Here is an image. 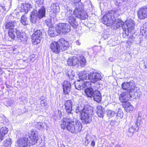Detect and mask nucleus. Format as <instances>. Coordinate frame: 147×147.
<instances>
[{
    "mask_svg": "<svg viewBox=\"0 0 147 147\" xmlns=\"http://www.w3.org/2000/svg\"><path fill=\"white\" fill-rule=\"evenodd\" d=\"M69 45L67 41L65 40L63 38H61L57 42H53L50 45V47L53 53L58 54L60 52L66 50Z\"/></svg>",
    "mask_w": 147,
    "mask_h": 147,
    "instance_id": "1",
    "label": "nucleus"
},
{
    "mask_svg": "<svg viewBox=\"0 0 147 147\" xmlns=\"http://www.w3.org/2000/svg\"><path fill=\"white\" fill-rule=\"evenodd\" d=\"M69 2H72L76 8L74 13L75 17L80 19L85 20L87 18L86 13L83 11V7L80 2L81 0H69Z\"/></svg>",
    "mask_w": 147,
    "mask_h": 147,
    "instance_id": "2",
    "label": "nucleus"
},
{
    "mask_svg": "<svg viewBox=\"0 0 147 147\" xmlns=\"http://www.w3.org/2000/svg\"><path fill=\"white\" fill-rule=\"evenodd\" d=\"M74 117L71 119L68 117H65L63 119V123L61 125V127L62 129H64L66 128L69 132L72 133H75L76 123L77 121H75Z\"/></svg>",
    "mask_w": 147,
    "mask_h": 147,
    "instance_id": "3",
    "label": "nucleus"
},
{
    "mask_svg": "<svg viewBox=\"0 0 147 147\" xmlns=\"http://www.w3.org/2000/svg\"><path fill=\"white\" fill-rule=\"evenodd\" d=\"M93 113L92 108L87 106L85 107L83 113L81 114L80 119L84 124L89 123L92 121Z\"/></svg>",
    "mask_w": 147,
    "mask_h": 147,
    "instance_id": "4",
    "label": "nucleus"
},
{
    "mask_svg": "<svg viewBox=\"0 0 147 147\" xmlns=\"http://www.w3.org/2000/svg\"><path fill=\"white\" fill-rule=\"evenodd\" d=\"M45 7H42L37 12L36 10L32 11L30 15V21L33 23H35L36 21L45 16Z\"/></svg>",
    "mask_w": 147,
    "mask_h": 147,
    "instance_id": "5",
    "label": "nucleus"
},
{
    "mask_svg": "<svg viewBox=\"0 0 147 147\" xmlns=\"http://www.w3.org/2000/svg\"><path fill=\"white\" fill-rule=\"evenodd\" d=\"M122 87L124 90L127 91L129 94L131 95L136 94V96H138L137 90L135 89V84L133 81L124 83L122 85Z\"/></svg>",
    "mask_w": 147,
    "mask_h": 147,
    "instance_id": "6",
    "label": "nucleus"
},
{
    "mask_svg": "<svg viewBox=\"0 0 147 147\" xmlns=\"http://www.w3.org/2000/svg\"><path fill=\"white\" fill-rule=\"evenodd\" d=\"M70 26L66 23H60L57 26L56 31L59 34H65L69 32L70 30Z\"/></svg>",
    "mask_w": 147,
    "mask_h": 147,
    "instance_id": "7",
    "label": "nucleus"
},
{
    "mask_svg": "<svg viewBox=\"0 0 147 147\" xmlns=\"http://www.w3.org/2000/svg\"><path fill=\"white\" fill-rule=\"evenodd\" d=\"M73 102L71 100L65 101L64 103L65 108L67 113V116L65 117H68L71 119L73 116V113L71 112L72 110Z\"/></svg>",
    "mask_w": 147,
    "mask_h": 147,
    "instance_id": "8",
    "label": "nucleus"
},
{
    "mask_svg": "<svg viewBox=\"0 0 147 147\" xmlns=\"http://www.w3.org/2000/svg\"><path fill=\"white\" fill-rule=\"evenodd\" d=\"M30 142L28 138H21L18 140L16 145L19 147H29L28 146L34 145L32 144Z\"/></svg>",
    "mask_w": 147,
    "mask_h": 147,
    "instance_id": "9",
    "label": "nucleus"
},
{
    "mask_svg": "<svg viewBox=\"0 0 147 147\" xmlns=\"http://www.w3.org/2000/svg\"><path fill=\"white\" fill-rule=\"evenodd\" d=\"M131 94H129L127 92H122L120 95L119 99L122 102H125L129 100L130 98H132L133 99H136L137 97L136 96V94L131 95Z\"/></svg>",
    "mask_w": 147,
    "mask_h": 147,
    "instance_id": "10",
    "label": "nucleus"
},
{
    "mask_svg": "<svg viewBox=\"0 0 147 147\" xmlns=\"http://www.w3.org/2000/svg\"><path fill=\"white\" fill-rule=\"evenodd\" d=\"M89 80L93 83H95L102 78L101 75L99 73L95 71H92L90 73Z\"/></svg>",
    "mask_w": 147,
    "mask_h": 147,
    "instance_id": "11",
    "label": "nucleus"
},
{
    "mask_svg": "<svg viewBox=\"0 0 147 147\" xmlns=\"http://www.w3.org/2000/svg\"><path fill=\"white\" fill-rule=\"evenodd\" d=\"M42 36V33L40 30L35 31L32 36V41L34 44H37L40 42Z\"/></svg>",
    "mask_w": 147,
    "mask_h": 147,
    "instance_id": "12",
    "label": "nucleus"
},
{
    "mask_svg": "<svg viewBox=\"0 0 147 147\" xmlns=\"http://www.w3.org/2000/svg\"><path fill=\"white\" fill-rule=\"evenodd\" d=\"M69 11H68L67 12V13L69 12V14H66L67 17V20L72 27L74 28H76L78 25V23L76 21V19L74 17L73 15L70 14L71 11L69 9Z\"/></svg>",
    "mask_w": 147,
    "mask_h": 147,
    "instance_id": "13",
    "label": "nucleus"
},
{
    "mask_svg": "<svg viewBox=\"0 0 147 147\" xmlns=\"http://www.w3.org/2000/svg\"><path fill=\"white\" fill-rule=\"evenodd\" d=\"M138 15L140 19H144L147 18V7L144 6L140 8L138 12Z\"/></svg>",
    "mask_w": 147,
    "mask_h": 147,
    "instance_id": "14",
    "label": "nucleus"
},
{
    "mask_svg": "<svg viewBox=\"0 0 147 147\" xmlns=\"http://www.w3.org/2000/svg\"><path fill=\"white\" fill-rule=\"evenodd\" d=\"M17 22L15 20H10L5 22L3 26V28L10 30L14 29V27L17 25Z\"/></svg>",
    "mask_w": 147,
    "mask_h": 147,
    "instance_id": "15",
    "label": "nucleus"
},
{
    "mask_svg": "<svg viewBox=\"0 0 147 147\" xmlns=\"http://www.w3.org/2000/svg\"><path fill=\"white\" fill-rule=\"evenodd\" d=\"M140 120L138 119L135 123L129 127L128 132L131 134V135H132L134 132L138 131L140 127Z\"/></svg>",
    "mask_w": 147,
    "mask_h": 147,
    "instance_id": "16",
    "label": "nucleus"
},
{
    "mask_svg": "<svg viewBox=\"0 0 147 147\" xmlns=\"http://www.w3.org/2000/svg\"><path fill=\"white\" fill-rule=\"evenodd\" d=\"M113 24L111 25V28L113 27V29H116L122 26L123 28L124 26H125V24L123 22L119 19H115V20H112Z\"/></svg>",
    "mask_w": 147,
    "mask_h": 147,
    "instance_id": "17",
    "label": "nucleus"
},
{
    "mask_svg": "<svg viewBox=\"0 0 147 147\" xmlns=\"http://www.w3.org/2000/svg\"><path fill=\"white\" fill-rule=\"evenodd\" d=\"M71 85L68 81H64L63 85V91L65 94H68L71 90Z\"/></svg>",
    "mask_w": 147,
    "mask_h": 147,
    "instance_id": "18",
    "label": "nucleus"
},
{
    "mask_svg": "<svg viewBox=\"0 0 147 147\" xmlns=\"http://www.w3.org/2000/svg\"><path fill=\"white\" fill-rule=\"evenodd\" d=\"M26 138H28V139L30 140V143L34 145L37 142V138L34 131H32L31 134H29Z\"/></svg>",
    "mask_w": 147,
    "mask_h": 147,
    "instance_id": "19",
    "label": "nucleus"
},
{
    "mask_svg": "<svg viewBox=\"0 0 147 147\" xmlns=\"http://www.w3.org/2000/svg\"><path fill=\"white\" fill-rule=\"evenodd\" d=\"M79 78L81 80H87L88 79L89 80L90 74L87 73L86 71H80L78 74Z\"/></svg>",
    "mask_w": 147,
    "mask_h": 147,
    "instance_id": "20",
    "label": "nucleus"
},
{
    "mask_svg": "<svg viewBox=\"0 0 147 147\" xmlns=\"http://www.w3.org/2000/svg\"><path fill=\"white\" fill-rule=\"evenodd\" d=\"M110 14L109 11L108 13L104 16L102 19V23L107 26H110V21L109 20V19L110 18Z\"/></svg>",
    "mask_w": 147,
    "mask_h": 147,
    "instance_id": "21",
    "label": "nucleus"
},
{
    "mask_svg": "<svg viewBox=\"0 0 147 147\" xmlns=\"http://www.w3.org/2000/svg\"><path fill=\"white\" fill-rule=\"evenodd\" d=\"M8 129L5 127H2L0 130V142L3 140L7 136L6 135L8 132Z\"/></svg>",
    "mask_w": 147,
    "mask_h": 147,
    "instance_id": "22",
    "label": "nucleus"
},
{
    "mask_svg": "<svg viewBox=\"0 0 147 147\" xmlns=\"http://www.w3.org/2000/svg\"><path fill=\"white\" fill-rule=\"evenodd\" d=\"M94 101L98 102H100L102 99L101 95L99 91L96 90L94 92L92 96Z\"/></svg>",
    "mask_w": 147,
    "mask_h": 147,
    "instance_id": "23",
    "label": "nucleus"
},
{
    "mask_svg": "<svg viewBox=\"0 0 147 147\" xmlns=\"http://www.w3.org/2000/svg\"><path fill=\"white\" fill-rule=\"evenodd\" d=\"M124 24L126 25L127 27L126 28L128 30H129V29H133L135 26L134 21L131 20H127L125 22Z\"/></svg>",
    "mask_w": 147,
    "mask_h": 147,
    "instance_id": "24",
    "label": "nucleus"
},
{
    "mask_svg": "<svg viewBox=\"0 0 147 147\" xmlns=\"http://www.w3.org/2000/svg\"><path fill=\"white\" fill-rule=\"evenodd\" d=\"M104 108L101 106L98 105L97 108V114L100 117H102L104 115Z\"/></svg>",
    "mask_w": 147,
    "mask_h": 147,
    "instance_id": "25",
    "label": "nucleus"
},
{
    "mask_svg": "<svg viewBox=\"0 0 147 147\" xmlns=\"http://www.w3.org/2000/svg\"><path fill=\"white\" fill-rule=\"evenodd\" d=\"M147 23L144 24L143 27L140 28V32L141 34L144 36L147 39Z\"/></svg>",
    "mask_w": 147,
    "mask_h": 147,
    "instance_id": "26",
    "label": "nucleus"
},
{
    "mask_svg": "<svg viewBox=\"0 0 147 147\" xmlns=\"http://www.w3.org/2000/svg\"><path fill=\"white\" fill-rule=\"evenodd\" d=\"M123 107H125V109L127 112H130L132 111L134 107L129 102H126L123 105Z\"/></svg>",
    "mask_w": 147,
    "mask_h": 147,
    "instance_id": "27",
    "label": "nucleus"
},
{
    "mask_svg": "<svg viewBox=\"0 0 147 147\" xmlns=\"http://www.w3.org/2000/svg\"><path fill=\"white\" fill-rule=\"evenodd\" d=\"M84 80H78L75 83V87L76 89L78 90L83 89Z\"/></svg>",
    "mask_w": 147,
    "mask_h": 147,
    "instance_id": "28",
    "label": "nucleus"
},
{
    "mask_svg": "<svg viewBox=\"0 0 147 147\" xmlns=\"http://www.w3.org/2000/svg\"><path fill=\"white\" fill-rule=\"evenodd\" d=\"M51 9L55 13L59 11V7L58 3H53L51 7Z\"/></svg>",
    "mask_w": 147,
    "mask_h": 147,
    "instance_id": "29",
    "label": "nucleus"
},
{
    "mask_svg": "<svg viewBox=\"0 0 147 147\" xmlns=\"http://www.w3.org/2000/svg\"><path fill=\"white\" fill-rule=\"evenodd\" d=\"M78 59H79L81 66L82 67L84 66L86 64V60L82 55L78 56Z\"/></svg>",
    "mask_w": 147,
    "mask_h": 147,
    "instance_id": "30",
    "label": "nucleus"
},
{
    "mask_svg": "<svg viewBox=\"0 0 147 147\" xmlns=\"http://www.w3.org/2000/svg\"><path fill=\"white\" fill-rule=\"evenodd\" d=\"M85 92L88 97H91L93 96L94 92L92 88H88L85 90Z\"/></svg>",
    "mask_w": 147,
    "mask_h": 147,
    "instance_id": "31",
    "label": "nucleus"
},
{
    "mask_svg": "<svg viewBox=\"0 0 147 147\" xmlns=\"http://www.w3.org/2000/svg\"><path fill=\"white\" fill-rule=\"evenodd\" d=\"M113 112L114 113L113 115H115V117L117 116L120 117H123V112L120 109H119L118 111L116 110L115 111H112L111 112V115Z\"/></svg>",
    "mask_w": 147,
    "mask_h": 147,
    "instance_id": "32",
    "label": "nucleus"
},
{
    "mask_svg": "<svg viewBox=\"0 0 147 147\" xmlns=\"http://www.w3.org/2000/svg\"><path fill=\"white\" fill-rule=\"evenodd\" d=\"M82 124L79 122L77 121V123H76V130L75 133H77L80 131L82 130Z\"/></svg>",
    "mask_w": 147,
    "mask_h": 147,
    "instance_id": "33",
    "label": "nucleus"
},
{
    "mask_svg": "<svg viewBox=\"0 0 147 147\" xmlns=\"http://www.w3.org/2000/svg\"><path fill=\"white\" fill-rule=\"evenodd\" d=\"M11 3L9 4V6L8 7L5 6L4 5H0V11L1 13H3L5 11H8L9 9L11 7Z\"/></svg>",
    "mask_w": 147,
    "mask_h": 147,
    "instance_id": "34",
    "label": "nucleus"
},
{
    "mask_svg": "<svg viewBox=\"0 0 147 147\" xmlns=\"http://www.w3.org/2000/svg\"><path fill=\"white\" fill-rule=\"evenodd\" d=\"M45 123L38 122L36 124V127L39 129L42 130L45 127Z\"/></svg>",
    "mask_w": 147,
    "mask_h": 147,
    "instance_id": "35",
    "label": "nucleus"
},
{
    "mask_svg": "<svg viewBox=\"0 0 147 147\" xmlns=\"http://www.w3.org/2000/svg\"><path fill=\"white\" fill-rule=\"evenodd\" d=\"M113 12L114 14L113 17H118L120 15V14L121 13V11L119 8H117L115 10L114 9L113 11H111V14Z\"/></svg>",
    "mask_w": 147,
    "mask_h": 147,
    "instance_id": "36",
    "label": "nucleus"
},
{
    "mask_svg": "<svg viewBox=\"0 0 147 147\" xmlns=\"http://www.w3.org/2000/svg\"><path fill=\"white\" fill-rule=\"evenodd\" d=\"M85 109V107H82L81 105L78 106L77 108L76 109V113H80V116L81 114H82L83 111V110Z\"/></svg>",
    "mask_w": 147,
    "mask_h": 147,
    "instance_id": "37",
    "label": "nucleus"
},
{
    "mask_svg": "<svg viewBox=\"0 0 147 147\" xmlns=\"http://www.w3.org/2000/svg\"><path fill=\"white\" fill-rule=\"evenodd\" d=\"M57 32L56 30H53L51 29H49L48 31L49 34L51 37H54L57 35Z\"/></svg>",
    "mask_w": 147,
    "mask_h": 147,
    "instance_id": "38",
    "label": "nucleus"
},
{
    "mask_svg": "<svg viewBox=\"0 0 147 147\" xmlns=\"http://www.w3.org/2000/svg\"><path fill=\"white\" fill-rule=\"evenodd\" d=\"M66 75L68 76L69 78H70L71 80H73L75 75L74 72V71L71 70L68 71L66 73Z\"/></svg>",
    "mask_w": 147,
    "mask_h": 147,
    "instance_id": "39",
    "label": "nucleus"
},
{
    "mask_svg": "<svg viewBox=\"0 0 147 147\" xmlns=\"http://www.w3.org/2000/svg\"><path fill=\"white\" fill-rule=\"evenodd\" d=\"M11 144V140L10 138L6 139L3 141V144L5 146H10Z\"/></svg>",
    "mask_w": 147,
    "mask_h": 147,
    "instance_id": "40",
    "label": "nucleus"
},
{
    "mask_svg": "<svg viewBox=\"0 0 147 147\" xmlns=\"http://www.w3.org/2000/svg\"><path fill=\"white\" fill-rule=\"evenodd\" d=\"M18 39L19 40H20L22 41H26L27 40L28 38L25 33H22V35Z\"/></svg>",
    "mask_w": 147,
    "mask_h": 147,
    "instance_id": "41",
    "label": "nucleus"
},
{
    "mask_svg": "<svg viewBox=\"0 0 147 147\" xmlns=\"http://www.w3.org/2000/svg\"><path fill=\"white\" fill-rule=\"evenodd\" d=\"M14 29L9 30L8 32L9 36L12 38L14 39L15 37Z\"/></svg>",
    "mask_w": 147,
    "mask_h": 147,
    "instance_id": "42",
    "label": "nucleus"
},
{
    "mask_svg": "<svg viewBox=\"0 0 147 147\" xmlns=\"http://www.w3.org/2000/svg\"><path fill=\"white\" fill-rule=\"evenodd\" d=\"M21 21L22 23L24 25H26L28 24L27 18L24 16H22Z\"/></svg>",
    "mask_w": 147,
    "mask_h": 147,
    "instance_id": "43",
    "label": "nucleus"
},
{
    "mask_svg": "<svg viewBox=\"0 0 147 147\" xmlns=\"http://www.w3.org/2000/svg\"><path fill=\"white\" fill-rule=\"evenodd\" d=\"M71 58L73 60V62L74 66L79 63V61L78 59V57H77L75 56H73Z\"/></svg>",
    "mask_w": 147,
    "mask_h": 147,
    "instance_id": "44",
    "label": "nucleus"
},
{
    "mask_svg": "<svg viewBox=\"0 0 147 147\" xmlns=\"http://www.w3.org/2000/svg\"><path fill=\"white\" fill-rule=\"evenodd\" d=\"M23 6L24 9L25 10H27V11L29 10V9L32 8V6L31 4L28 3H26Z\"/></svg>",
    "mask_w": 147,
    "mask_h": 147,
    "instance_id": "45",
    "label": "nucleus"
},
{
    "mask_svg": "<svg viewBox=\"0 0 147 147\" xmlns=\"http://www.w3.org/2000/svg\"><path fill=\"white\" fill-rule=\"evenodd\" d=\"M90 84V82L84 80L83 87L84 88H85L86 87H89Z\"/></svg>",
    "mask_w": 147,
    "mask_h": 147,
    "instance_id": "46",
    "label": "nucleus"
},
{
    "mask_svg": "<svg viewBox=\"0 0 147 147\" xmlns=\"http://www.w3.org/2000/svg\"><path fill=\"white\" fill-rule=\"evenodd\" d=\"M16 34L17 38L18 39L20 38V36L22 35V33H24L23 32H21L20 30L18 29H16Z\"/></svg>",
    "mask_w": 147,
    "mask_h": 147,
    "instance_id": "47",
    "label": "nucleus"
},
{
    "mask_svg": "<svg viewBox=\"0 0 147 147\" xmlns=\"http://www.w3.org/2000/svg\"><path fill=\"white\" fill-rule=\"evenodd\" d=\"M67 63L68 65L70 66H74V65L73 62V60H72L71 57L69 58L68 59L67 61Z\"/></svg>",
    "mask_w": 147,
    "mask_h": 147,
    "instance_id": "48",
    "label": "nucleus"
},
{
    "mask_svg": "<svg viewBox=\"0 0 147 147\" xmlns=\"http://www.w3.org/2000/svg\"><path fill=\"white\" fill-rule=\"evenodd\" d=\"M40 104L42 107H45L47 105V100H46V101H41Z\"/></svg>",
    "mask_w": 147,
    "mask_h": 147,
    "instance_id": "49",
    "label": "nucleus"
},
{
    "mask_svg": "<svg viewBox=\"0 0 147 147\" xmlns=\"http://www.w3.org/2000/svg\"><path fill=\"white\" fill-rule=\"evenodd\" d=\"M44 0H36V3L38 5H42L43 3Z\"/></svg>",
    "mask_w": 147,
    "mask_h": 147,
    "instance_id": "50",
    "label": "nucleus"
},
{
    "mask_svg": "<svg viewBox=\"0 0 147 147\" xmlns=\"http://www.w3.org/2000/svg\"><path fill=\"white\" fill-rule=\"evenodd\" d=\"M86 140H87L88 141H89V142H90V141L92 140V138L91 137L88 135H87L86 136Z\"/></svg>",
    "mask_w": 147,
    "mask_h": 147,
    "instance_id": "51",
    "label": "nucleus"
},
{
    "mask_svg": "<svg viewBox=\"0 0 147 147\" xmlns=\"http://www.w3.org/2000/svg\"><path fill=\"white\" fill-rule=\"evenodd\" d=\"M40 100L41 101H46L47 100V99L44 96H41L40 98Z\"/></svg>",
    "mask_w": 147,
    "mask_h": 147,
    "instance_id": "52",
    "label": "nucleus"
},
{
    "mask_svg": "<svg viewBox=\"0 0 147 147\" xmlns=\"http://www.w3.org/2000/svg\"><path fill=\"white\" fill-rule=\"evenodd\" d=\"M91 145L93 147L95 146V142L94 140H92L91 143Z\"/></svg>",
    "mask_w": 147,
    "mask_h": 147,
    "instance_id": "53",
    "label": "nucleus"
},
{
    "mask_svg": "<svg viewBox=\"0 0 147 147\" xmlns=\"http://www.w3.org/2000/svg\"><path fill=\"white\" fill-rule=\"evenodd\" d=\"M89 141H87V140H86L84 142V144H85V145L86 146H87L88 145V143H89Z\"/></svg>",
    "mask_w": 147,
    "mask_h": 147,
    "instance_id": "54",
    "label": "nucleus"
},
{
    "mask_svg": "<svg viewBox=\"0 0 147 147\" xmlns=\"http://www.w3.org/2000/svg\"><path fill=\"white\" fill-rule=\"evenodd\" d=\"M76 44L78 45H80L81 44L79 40H77L76 42Z\"/></svg>",
    "mask_w": 147,
    "mask_h": 147,
    "instance_id": "55",
    "label": "nucleus"
},
{
    "mask_svg": "<svg viewBox=\"0 0 147 147\" xmlns=\"http://www.w3.org/2000/svg\"><path fill=\"white\" fill-rule=\"evenodd\" d=\"M3 73V71L2 69L0 68V75L2 74Z\"/></svg>",
    "mask_w": 147,
    "mask_h": 147,
    "instance_id": "56",
    "label": "nucleus"
},
{
    "mask_svg": "<svg viewBox=\"0 0 147 147\" xmlns=\"http://www.w3.org/2000/svg\"><path fill=\"white\" fill-rule=\"evenodd\" d=\"M115 147H121V146L119 145H116L115 146Z\"/></svg>",
    "mask_w": 147,
    "mask_h": 147,
    "instance_id": "57",
    "label": "nucleus"
},
{
    "mask_svg": "<svg viewBox=\"0 0 147 147\" xmlns=\"http://www.w3.org/2000/svg\"><path fill=\"white\" fill-rule=\"evenodd\" d=\"M144 66L145 67V68H147V64H145Z\"/></svg>",
    "mask_w": 147,
    "mask_h": 147,
    "instance_id": "58",
    "label": "nucleus"
},
{
    "mask_svg": "<svg viewBox=\"0 0 147 147\" xmlns=\"http://www.w3.org/2000/svg\"><path fill=\"white\" fill-rule=\"evenodd\" d=\"M61 147H65L64 145L63 144L61 145Z\"/></svg>",
    "mask_w": 147,
    "mask_h": 147,
    "instance_id": "59",
    "label": "nucleus"
},
{
    "mask_svg": "<svg viewBox=\"0 0 147 147\" xmlns=\"http://www.w3.org/2000/svg\"><path fill=\"white\" fill-rule=\"evenodd\" d=\"M113 114H114V113L113 112V113L111 114V116H112V117H113V116H115V115H113Z\"/></svg>",
    "mask_w": 147,
    "mask_h": 147,
    "instance_id": "60",
    "label": "nucleus"
},
{
    "mask_svg": "<svg viewBox=\"0 0 147 147\" xmlns=\"http://www.w3.org/2000/svg\"><path fill=\"white\" fill-rule=\"evenodd\" d=\"M113 122H114V121H111V123H112V125H113Z\"/></svg>",
    "mask_w": 147,
    "mask_h": 147,
    "instance_id": "61",
    "label": "nucleus"
},
{
    "mask_svg": "<svg viewBox=\"0 0 147 147\" xmlns=\"http://www.w3.org/2000/svg\"><path fill=\"white\" fill-rule=\"evenodd\" d=\"M1 20H0V24H1Z\"/></svg>",
    "mask_w": 147,
    "mask_h": 147,
    "instance_id": "62",
    "label": "nucleus"
},
{
    "mask_svg": "<svg viewBox=\"0 0 147 147\" xmlns=\"http://www.w3.org/2000/svg\"><path fill=\"white\" fill-rule=\"evenodd\" d=\"M111 18L112 19V16H111Z\"/></svg>",
    "mask_w": 147,
    "mask_h": 147,
    "instance_id": "63",
    "label": "nucleus"
}]
</instances>
